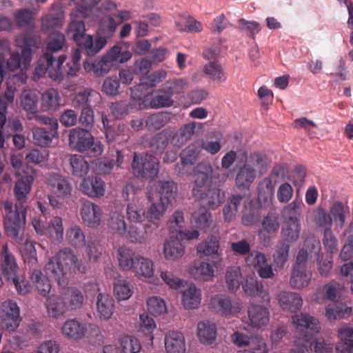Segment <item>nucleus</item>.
Instances as JSON below:
<instances>
[{
    "mask_svg": "<svg viewBox=\"0 0 353 353\" xmlns=\"http://www.w3.org/2000/svg\"><path fill=\"white\" fill-rule=\"evenodd\" d=\"M150 89L141 79L139 83L131 88V97L134 100L141 101L139 104L142 103L145 108L150 100L148 97L150 94Z\"/></svg>",
    "mask_w": 353,
    "mask_h": 353,
    "instance_id": "obj_60",
    "label": "nucleus"
},
{
    "mask_svg": "<svg viewBox=\"0 0 353 353\" xmlns=\"http://www.w3.org/2000/svg\"><path fill=\"white\" fill-rule=\"evenodd\" d=\"M201 300V292L194 284L190 285L182 293V303L185 309L198 307Z\"/></svg>",
    "mask_w": 353,
    "mask_h": 353,
    "instance_id": "obj_39",
    "label": "nucleus"
},
{
    "mask_svg": "<svg viewBox=\"0 0 353 353\" xmlns=\"http://www.w3.org/2000/svg\"><path fill=\"white\" fill-rule=\"evenodd\" d=\"M277 300L280 307L285 311L296 312L303 305L301 296L293 292L282 291L277 295Z\"/></svg>",
    "mask_w": 353,
    "mask_h": 353,
    "instance_id": "obj_20",
    "label": "nucleus"
},
{
    "mask_svg": "<svg viewBox=\"0 0 353 353\" xmlns=\"http://www.w3.org/2000/svg\"><path fill=\"white\" fill-rule=\"evenodd\" d=\"M244 292L249 296L260 297L261 301L270 303V297L267 290L264 289L261 281L254 277L247 278L242 283Z\"/></svg>",
    "mask_w": 353,
    "mask_h": 353,
    "instance_id": "obj_17",
    "label": "nucleus"
},
{
    "mask_svg": "<svg viewBox=\"0 0 353 353\" xmlns=\"http://www.w3.org/2000/svg\"><path fill=\"white\" fill-rule=\"evenodd\" d=\"M32 223L36 232L39 235H43L48 233L57 241H59L63 239V227L62 219L60 217H54L51 221L47 228L43 225L40 220L37 219H34Z\"/></svg>",
    "mask_w": 353,
    "mask_h": 353,
    "instance_id": "obj_11",
    "label": "nucleus"
},
{
    "mask_svg": "<svg viewBox=\"0 0 353 353\" xmlns=\"http://www.w3.org/2000/svg\"><path fill=\"white\" fill-rule=\"evenodd\" d=\"M33 181L32 175H26L15 183L14 192L17 202L14 208L12 202H3L6 230L7 234L12 239L18 237L20 230L26 224L28 196L31 191Z\"/></svg>",
    "mask_w": 353,
    "mask_h": 353,
    "instance_id": "obj_2",
    "label": "nucleus"
},
{
    "mask_svg": "<svg viewBox=\"0 0 353 353\" xmlns=\"http://www.w3.org/2000/svg\"><path fill=\"white\" fill-rule=\"evenodd\" d=\"M204 74L210 80L217 83L226 81L227 75L224 68L216 61H210L203 67Z\"/></svg>",
    "mask_w": 353,
    "mask_h": 353,
    "instance_id": "obj_40",
    "label": "nucleus"
},
{
    "mask_svg": "<svg viewBox=\"0 0 353 353\" xmlns=\"http://www.w3.org/2000/svg\"><path fill=\"white\" fill-rule=\"evenodd\" d=\"M243 199V196L241 194H234L230 197L223 209L225 221L230 222L234 219Z\"/></svg>",
    "mask_w": 353,
    "mask_h": 353,
    "instance_id": "obj_55",
    "label": "nucleus"
},
{
    "mask_svg": "<svg viewBox=\"0 0 353 353\" xmlns=\"http://www.w3.org/2000/svg\"><path fill=\"white\" fill-rule=\"evenodd\" d=\"M303 203L300 199H295L285 205L281 211L283 223H300Z\"/></svg>",
    "mask_w": 353,
    "mask_h": 353,
    "instance_id": "obj_32",
    "label": "nucleus"
},
{
    "mask_svg": "<svg viewBox=\"0 0 353 353\" xmlns=\"http://www.w3.org/2000/svg\"><path fill=\"white\" fill-rule=\"evenodd\" d=\"M214 272L213 267L206 262H195L189 268L190 274L198 281H210L214 276Z\"/></svg>",
    "mask_w": 353,
    "mask_h": 353,
    "instance_id": "obj_34",
    "label": "nucleus"
},
{
    "mask_svg": "<svg viewBox=\"0 0 353 353\" xmlns=\"http://www.w3.org/2000/svg\"><path fill=\"white\" fill-rule=\"evenodd\" d=\"M61 296L65 301L68 310H77L83 305V296L82 292L76 288H68L61 293Z\"/></svg>",
    "mask_w": 353,
    "mask_h": 353,
    "instance_id": "obj_38",
    "label": "nucleus"
},
{
    "mask_svg": "<svg viewBox=\"0 0 353 353\" xmlns=\"http://www.w3.org/2000/svg\"><path fill=\"white\" fill-rule=\"evenodd\" d=\"M250 325L253 328H261L268 325L270 321L269 310L263 305H251L248 310Z\"/></svg>",
    "mask_w": 353,
    "mask_h": 353,
    "instance_id": "obj_14",
    "label": "nucleus"
},
{
    "mask_svg": "<svg viewBox=\"0 0 353 353\" xmlns=\"http://www.w3.org/2000/svg\"><path fill=\"white\" fill-rule=\"evenodd\" d=\"M170 119V112H157L152 114L145 121V125L149 130L160 129Z\"/></svg>",
    "mask_w": 353,
    "mask_h": 353,
    "instance_id": "obj_54",
    "label": "nucleus"
},
{
    "mask_svg": "<svg viewBox=\"0 0 353 353\" xmlns=\"http://www.w3.org/2000/svg\"><path fill=\"white\" fill-rule=\"evenodd\" d=\"M46 275L53 279L59 285H64L66 283L67 270L57 259L52 257L45 266Z\"/></svg>",
    "mask_w": 353,
    "mask_h": 353,
    "instance_id": "obj_24",
    "label": "nucleus"
},
{
    "mask_svg": "<svg viewBox=\"0 0 353 353\" xmlns=\"http://www.w3.org/2000/svg\"><path fill=\"white\" fill-rule=\"evenodd\" d=\"M219 248V237L212 235L200 243L196 250L200 258L212 256V263L216 266L221 260Z\"/></svg>",
    "mask_w": 353,
    "mask_h": 353,
    "instance_id": "obj_8",
    "label": "nucleus"
},
{
    "mask_svg": "<svg viewBox=\"0 0 353 353\" xmlns=\"http://www.w3.org/2000/svg\"><path fill=\"white\" fill-rule=\"evenodd\" d=\"M154 188L163 205H172L176 201L177 186L172 180H159L154 183Z\"/></svg>",
    "mask_w": 353,
    "mask_h": 353,
    "instance_id": "obj_10",
    "label": "nucleus"
},
{
    "mask_svg": "<svg viewBox=\"0 0 353 353\" xmlns=\"http://www.w3.org/2000/svg\"><path fill=\"white\" fill-rule=\"evenodd\" d=\"M63 17V12L61 6L57 3H53L48 14L41 18L42 30L48 32L52 28L62 26Z\"/></svg>",
    "mask_w": 353,
    "mask_h": 353,
    "instance_id": "obj_16",
    "label": "nucleus"
},
{
    "mask_svg": "<svg viewBox=\"0 0 353 353\" xmlns=\"http://www.w3.org/2000/svg\"><path fill=\"white\" fill-rule=\"evenodd\" d=\"M132 271L139 278L150 279L154 276V263L150 259L139 255Z\"/></svg>",
    "mask_w": 353,
    "mask_h": 353,
    "instance_id": "obj_37",
    "label": "nucleus"
},
{
    "mask_svg": "<svg viewBox=\"0 0 353 353\" xmlns=\"http://www.w3.org/2000/svg\"><path fill=\"white\" fill-rule=\"evenodd\" d=\"M312 274L307 272L306 267L294 264L290 283L293 288L301 289L308 285L311 281Z\"/></svg>",
    "mask_w": 353,
    "mask_h": 353,
    "instance_id": "obj_30",
    "label": "nucleus"
},
{
    "mask_svg": "<svg viewBox=\"0 0 353 353\" xmlns=\"http://www.w3.org/2000/svg\"><path fill=\"white\" fill-rule=\"evenodd\" d=\"M48 183L52 192L59 197H65L70 195L72 190L68 179L57 173H53L49 176Z\"/></svg>",
    "mask_w": 353,
    "mask_h": 353,
    "instance_id": "obj_18",
    "label": "nucleus"
},
{
    "mask_svg": "<svg viewBox=\"0 0 353 353\" xmlns=\"http://www.w3.org/2000/svg\"><path fill=\"white\" fill-rule=\"evenodd\" d=\"M164 343L167 353H184L185 352V337L181 332H168L165 336Z\"/></svg>",
    "mask_w": 353,
    "mask_h": 353,
    "instance_id": "obj_22",
    "label": "nucleus"
},
{
    "mask_svg": "<svg viewBox=\"0 0 353 353\" xmlns=\"http://www.w3.org/2000/svg\"><path fill=\"white\" fill-rule=\"evenodd\" d=\"M119 344L123 353H139L142 348L140 341L131 335L121 336Z\"/></svg>",
    "mask_w": 353,
    "mask_h": 353,
    "instance_id": "obj_58",
    "label": "nucleus"
},
{
    "mask_svg": "<svg viewBox=\"0 0 353 353\" xmlns=\"http://www.w3.org/2000/svg\"><path fill=\"white\" fill-rule=\"evenodd\" d=\"M138 257L139 255L125 247H121L118 250L119 265L123 271H132Z\"/></svg>",
    "mask_w": 353,
    "mask_h": 353,
    "instance_id": "obj_47",
    "label": "nucleus"
},
{
    "mask_svg": "<svg viewBox=\"0 0 353 353\" xmlns=\"http://www.w3.org/2000/svg\"><path fill=\"white\" fill-rule=\"evenodd\" d=\"M69 144L79 152L88 149V131L82 128H73L70 132Z\"/></svg>",
    "mask_w": 353,
    "mask_h": 353,
    "instance_id": "obj_31",
    "label": "nucleus"
},
{
    "mask_svg": "<svg viewBox=\"0 0 353 353\" xmlns=\"http://www.w3.org/2000/svg\"><path fill=\"white\" fill-rule=\"evenodd\" d=\"M119 23L112 16H103L99 19L97 32L110 39L114 34Z\"/></svg>",
    "mask_w": 353,
    "mask_h": 353,
    "instance_id": "obj_49",
    "label": "nucleus"
},
{
    "mask_svg": "<svg viewBox=\"0 0 353 353\" xmlns=\"http://www.w3.org/2000/svg\"><path fill=\"white\" fill-rule=\"evenodd\" d=\"M84 22L73 20L68 26V34L70 35L80 48L83 49L88 56V36L85 37Z\"/></svg>",
    "mask_w": 353,
    "mask_h": 353,
    "instance_id": "obj_19",
    "label": "nucleus"
},
{
    "mask_svg": "<svg viewBox=\"0 0 353 353\" xmlns=\"http://www.w3.org/2000/svg\"><path fill=\"white\" fill-rule=\"evenodd\" d=\"M148 199L150 201L151 204L145 212V219L149 222L157 224L163 216L168 206L163 205L161 202H153L151 196H148Z\"/></svg>",
    "mask_w": 353,
    "mask_h": 353,
    "instance_id": "obj_53",
    "label": "nucleus"
},
{
    "mask_svg": "<svg viewBox=\"0 0 353 353\" xmlns=\"http://www.w3.org/2000/svg\"><path fill=\"white\" fill-rule=\"evenodd\" d=\"M149 224H145L144 228H139L135 225H130L128 230H126V238L134 243L145 244L148 241L147 228Z\"/></svg>",
    "mask_w": 353,
    "mask_h": 353,
    "instance_id": "obj_56",
    "label": "nucleus"
},
{
    "mask_svg": "<svg viewBox=\"0 0 353 353\" xmlns=\"http://www.w3.org/2000/svg\"><path fill=\"white\" fill-rule=\"evenodd\" d=\"M201 152V149L197 141H195L188 146H187L181 153V164H177L176 166V172L179 174H186L187 171L185 170L186 167H191L193 165Z\"/></svg>",
    "mask_w": 353,
    "mask_h": 353,
    "instance_id": "obj_12",
    "label": "nucleus"
},
{
    "mask_svg": "<svg viewBox=\"0 0 353 353\" xmlns=\"http://www.w3.org/2000/svg\"><path fill=\"white\" fill-rule=\"evenodd\" d=\"M104 55L114 67L127 62L132 57V54L129 51L122 50V48L117 45L111 48Z\"/></svg>",
    "mask_w": 353,
    "mask_h": 353,
    "instance_id": "obj_51",
    "label": "nucleus"
},
{
    "mask_svg": "<svg viewBox=\"0 0 353 353\" xmlns=\"http://www.w3.org/2000/svg\"><path fill=\"white\" fill-rule=\"evenodd\" d=\"M117 8V3L112 0H104L100 5L93 8V10L90 17V21H95L101 19L103 16H110L108 12L115 10Z\"/></svg>",
    "mask_w": 353,
    "mask_h": 353,
    "instance_id": "obj_62",
    "label": "nucleus"
},
{
    "mask_svg": "<svg viewBox=\"0 0 353 353\" xmlns=\"http://www.w3.org/2000/svg\"><path fill=\"white\" fill-rule=\"evenodd\" d=\"M70 165L72 167V174L73 176L82 179L80 183V190L85 194L88 195V183L86 175L88 172V163L85 157L74 154L70 159Z\"/></svg>",
    "mask_w": 353,
    "mask_h": 353,
    "instance_id": "obj_9",
    "label": "nucleus"
},
{
    "mask_svg": "<svg viewBox=\"0 0 353 353\" xmlns=\"http://www.w3.org/2000/svg\"><path fill=\"white\" fill-rule=\"evenodd\" d=\"M292 323L296 331L303 336V342H309V339L321 328L319 320L306 313L293 316Z\"/></svg>",
    "mask_w": 353,
    "mask_h": 353,
    "instance_id": "obj_6",
    "label": "nucleus"
},
{
    "mask_svg": "<svg viewBox=\"0 0 353 353\" xmlns=\"http://www.w3.org/2000/svg\"><path fill=\"white\" fill-rule=\"evenodd\" d=\"M212 223V214L205 208H201L192 214L191 223L196 229L207 232Z\"/></svg>",
    "mask_w": 353,
    "mask_h": 353,
    "instance_id": "obj_41",
    "label": "nucleus"
},
{
    "mask_svg": "<svg viewBox=\"0 0 353 353\" xmlns=\"http://www.w3.org/2000/svg\"><path fill=\"white\" fill-rule=\"evenodd\" d=\"M303 346L310 347L315 353H330L333 350V343L323 339H309V342H303Z\"/></svg>",
    "mask_w": 353,
    "mask_h": 353,
    "instance_id": "obj_57",
    "label": "nucleus"
},
{
    "mask_svg": "<svg viewBox=\"0 0 353 353\" xmlns=\"http://www.w3.org/2000/svg\"><path fill=\"white\" fill-rule=\"evenodd\" d=\"M0 314L1 325L6 330L14 331L19 325V307L14 301H4L1 305Z\"/></svg>",
    "mask_w": 353,
    "mask_h": 353,
    "instance_id": "obj_7",
    "label": "nucleus"
},
{
    "mask_svg": "<svg viewBox=\"0 0 353 353\" xmlns=\"http://www.w3.org/2000/svg\"><path fill=\"white\" fill-rule=\"evenodd\" d=\"M194 123H189L174 132L171 130L170 143L178 148L184 145L194 134Z\"/></svg>",
    "mask_w": 353,
    "mask_h": 353,
    "instance_id": "obj_26",
    "label": "nucleus"
},
{
    "mask_svg": "<svg viewBox=\"0 0 353 353\" xmlns=\"http://www.w3.org/2000/svg\"><path fill=\"white\" fill-rule=\"evenodd\" d=\"M216 326L209 321H201L197 325V337L199 342L205 345H212L216 339Z\"/></svg>",
    "mask_w": 353,
    "mask_h": 353,
    "instance_id": "obj_23",
    "label": "nucleus"
},
{
    "mask_svg": "<svg viewBox=\"0 0 353 353\" xmlns=\"http://www.w3.org/2000/svg\"><path fill=\"white\" fill-rule=\"evenodd\" d=\"M330 214L332 223L335 226L343 228L346 223L347 218L350 216V208L343 202L334 201L330 208Z\"/></svg>",
    "mask_w": 353,
    "mask_h": 353,
    "instance_id": "obj_25",
    "label": "nucleus"
},
{
    "mask_svg": "<svg viewBox=\"0 0 353 353\" xmlns=\"http://www.w3.org/2000/svg\"><path fill=\"white\" fill-rule=\"evenodd\" d=\"M131 167L133 174L137 178L152 179L159 172L158 160L147 153L134 152Z\"/></svg>",
    "mask_w": 353,
    "mask_h": 353,
    "instance_id": "obj_5",
    "label": "nucleus"
},
{
    "mask_svg": "<svg viewBox=\"0 0 353 353\" xmlns=\"http://www.w3.org/2000/svg\"><path fill=\"white\" fill-rule=\"evenodd\" d=\"M261 208L253 201L250 200L244 207L241 218L243 225H252L256 223L260 219Z\"/></svg>",
    "mask_w": 353,
    "mask_h": 353,
    "instance_id": "obj_43",
    "label": "nucleus"
},
{
    "mask_svg": "<svg viewBox=\"0 0 353 353\" xmlns=\"http://www.w3.org/2000/svg\"><path fill=\"white\" fill-rule=\"evenodd\" d=\"M114 166L113 160L109 158H99L90 161V169L98 174H110Z\"/></svg>",
    "mask_w": 353,
    "mask_h": 353,
    "instance_id": "obj_59",
    "label": "nucleus"
},
{
    "mask_svg": "<svg viewBox=\"0 0 353 353\" xmlns=\"http://www.w3.org/2000/svg\"><path fill=\"white\" fill-rule=\"evenodd\" d=\"M351 312V307H348L341 302L334 301L326 307L325 316L329 321H334L343 318L345 314H350Z\"/></svg>",
    "mask_w": 353,
    "mask_h": 353,
    "instance_id": "obj_52",
    "label": "nucleus"
},
{
    "mask_svg": "<svg viewBox=\"0 0 353 353\" xmlns=\"http://www.w3.org/2000/svg\"><path fill=\"white\" fill-rule=\"evenodd\" d=\"M20 99L23 110H37L39 97L34 90H24L21 94Z\"/></svg>",
    "mask_w": 353,
    "mask_h": 353,
    "instance_id": "obj_64",
    "label": "nucleus"
},
{
    "mask_svg": "<svg viewBox=\"0 0 353 353\" xmlns=\"http://www.w3.org/2000/svg\"><path fill=\"white\" fill-rule=\"evenodd\" d=\"M343 288L339 283H334L323 285L317 290L316 299L318 302L322 299L330 301H338L337 298L340 297Z\"/></svg>",
    "mask_w": 353,
    "mask_h": 353,
    "instance_id": "obj_46",
    "label": "nucleus"
},
{
    "mask_svg": "<svg viewBox=\"0 0 353 353\" xmlns=\"http://www.w3.org/2000/svg\"><path fill=\"white\" fill-rule=\"evenodd\" d=\"M339 341L335 345L336 353H353V327L343 325L338 330Z\"/></svg>",
    "mask_w": 353,
    "mask_h": 353,
    "instance_id": "obj_21",
    "label": "nucleus"
},
{
    "mask_svg": "<svg viewBox=\"0 0 353 353\" xmlns=\"http://www.w3.org/2000/svg\"><path fill=\"white\" fill-rule=\"evenodd\" d=\"M262 228L259 232V236L264 243L274 239L279 229V217L273 213H268L263 219Z\"/></svg>",
    "mask_w": 353,
    "mask_h": 353,
    "instance_id": "obj_13",
    "label": "nucleus"
},
{
    "mask_svg": "<svg viewBox=\"0 0 353 353\" xmlns=\"http://www.w3.org/2000/svg\"><path fill=\"white\" fill-rule=\"evenodd\" d=\"M163 254L169 261H175L185 254V247L178 238L170 236L164 243Z\"/></svg>",
    "mask_w": 353,
    "mask_h": 353,
    "instance_id": "obj_28",
    "label": "nucleus"
},
{
    "mask_svg": "<svg viewBox=\"0 0 353 353\" xmlns=\"http://www.w3.org/2000/svg\"><path fill=\"white\" fill-rule=\"evenodd\" d=\"M67 239L70 244L76 248H83L85 245V235L79 226L70 228L66 232Z\"/></svg>",
    "mask_w": 353,
    "mask_h": 353,
    "instance_id": "obj_63",
    "label": "nucleus"
},
{
    "mask_svg": "<svg viewBox=\"0 0 353 353\" xmlns=\"http://www.w3.org/2000/svg\"><path fill=\"white\" fill-rule=\"evenodd\" d=\"M65 36L62 33H54L50 37L46 52L39 59L35 67V75L40 78L48 74V76L53 81L60 82L64 79L65 74L74 76L80 69V60L81 52L79 48L72 50L71 59L67 62L64 70L62 65L65 61L66 56L62 54L56 59L53 52L62 49Z\"/></svg>",
    "mask_w": 353,
    "mask_h": 353,
    "instance_id": "obj_1",
    "label": "nucleus"
},
{
    "mask_svg": "<svg viewBox=\"0 0 353 353\" xmlns=\"http://www.w3.org/2000/svg\"><path fill=\"white\" fill-rule=\"evenodd\" d=\"M171 129H164L154 135L149 143V147L152 152L158 154L161 153L170 142Z\"/></svg>",
    "mask_w": 353,
    "mask_h": 353,
    "instance_id": "obj_42",
    "label": "nucleus"
},
{
    "mask_svg": "<svg viewBox=\"0 0 353 353\" xmlns=\"http://www.w3.org/2000/svg\"><path fill=\"white\" fill-rule=\"evenodd\" d=\"M301 223H283L281 230V238L284 242L294 243L299 238Z\"/></svg>",
    "mask_w": 353,
    "mask_h": 353,
    "instance_id": "obj_50",
    "label": "nucleus"
},
{
    "mask_svg": "<svg viewBox=\"0 0 353 353\" xmlns=\"http://www.w3.org/2000/svg\"><path fill=\"white\" fill-rule=\"evenodd\" d=\"M256 177V170L249 164L244 165L239 170L236 179V185L241 190H249Z\"/></svg>",
    "mask_w": 353,
    "mask_h": 353,
    "instance_id": "obj_33",
    "label": "nucleus"
},
{
    "mask_svg": "<svg viewBox=\"0 0 353 353\" xmlns=\"http://www.w3.org/2000/svg\"><path fill=\"white\" fill-rule=\"evenodd\" d=\"M194 183L192 195L202 201L203 208L215 209L224 200V192L219 189L208 188L211 182L213 168L207 161H202L194 168Z\"/></svg>",
    "mask_w": 353,
    "mask_h": 353,
    "instance_id": "obj_3",
    "label": "nucleus"
},
{
    "mask_svg": "<svg viewBox=\"0 0 353 353\" xmlns=\"http://www.w3.org/2000/svg\"><path fill=\"white\" fill-rule=\"evenodd\" d=\"M225 279L228 290L232 292H236L244 282L242 281V273L239 267L228 268L225 272Z\"/></svg>",
    "mask_w": 353,
    "mask_h": 353,
    "instance_id": "obj_48",
    "label": "nucleus"
},
{
    "mask_svg": "<svg viewBox=\"0 0 353 353\" xmlns=\"http://www.w3.org/2000/svg\"><path fill=\"white\" fill-rule=\"evenodd\" d=\"M54 257L63 265L66 270L81 271L78 259L70 249L64 248L60 250Z\"/></svg>",
    "mask_w": 353,
    "mask_h": 353,
    "instance_id": "obj_44",
    "label": "nucleus"
},
{
    "mask_svg": "<svg viewBox=\"0 0 353 353\" xmlns=\"http://www.w3.org/2000/svg\"><path fill=\"white\" fill-rule=\"evenodd\" d=\"M173 102L169 92H167L165 89H161L157 90L153 97H150L148 104L145 105V108L152 109L168 108L172 105Z\"/></svg>",
    "mask_w": 353,
    "mask_h": 353,
    "instance_id": "obj_45",
    "label": "nucleus"
},
{
    "mask_svg": "<svg viewBox=\"0 0 353 353\" xmlns=\"http://www.w3.org/2000/svg\"><path fill=\"white\" fill-rule=\"evenodd\" d=\"M86 330L85 325L75 319L67 320L62 326L63 335L75 341L84 336Z\"/></svg>",
    "mask_w": 353,
    "mask_h": 353,
    "instance_id": "obj_35",
    "label": "nucleus"
},
{
    "mask_svg": "<svg viewBox=\"0 0 353 353\" xmlns=\"http://www.w3.org/2000/svg\"><path fill=\"white\" fill-rule=\"evenodd\" d=\"M114 299L109 295L99 293L97 295V309L100 319L108 320L114 312Z\"/></svg>",
    "mask_w": 353,
    "mask_h": 353,
    "instance_id": "obj_36",
    "label": "nucleus"
},
{
    "mask_svg": "<svg viewBox=\"0 0 353 353\" xmlns=\"http://www.w3.org/2000/svg\"><path fill=\"white\" fill-rule=\"evenodd\" d=\"M38 112H28V117L30 119H34L39 123L48 125L50 132H48L42 128H34L32 129L33 142L39 146L45 147L49 145L52 138L58 134V121L54 117H46L37 114Z\"/></svg>",
    "mask_w": 353,
    "mask_h": 353,
    "instance_id": "obj_4",
    "label": "nucleus"
},
{
    "mask_svg": "<svg viewBox=\"0 0 353 353\" xmlns=\"http://www.w3.org/2000/svg\"><path fill=\"white\" fill-rule=\"evenodd\" d=\"M45 305L50 317L59 318L68 310L61 296L52 294L47 297Z\"/></svg>",
    "mask_w": 353,
    "mask_h": 353,
    "instance_id": "obj_27",
    "label": "nucleus"
},
{
    "mask_svg": "<svg viewBox=\"0 0 353 353\" xmlns=\"http://www.w3.org/2000/svg\"><path fill=\"white\" fill-rule=\"evenodd\" d=\"M30 279L37 293L47 297L52 288L49 279L41 270H34L30 273Z\"/></svg>",
    "mask_w": 353,
    "mask_h": 353,
    "instance_id": "obj_29",
    "label": "nucleus"
},
{
    "mask_svg": "<svg viewBox=\"0 0 353 353\" xmlns=\"http://www.w3.org/2000/svg\"><path fill=\"white\" fill-rule=\"evenodd\" d=\"M209 305L214 310L220 312L225 316L237 314L241 310L238 304H232L231 299L223 294L213 296Z\"/></svg>",
    "mask_w": 353,
    "mask_h": 353,
    "instance_id": "obj_15",
    "label": "nucleus"
},
{
    "mask_svg": "<svg viewBox=\"0 0 353 353\" xmlns=\"http://www.w3.org/2000/svg\"><path fill=\"white\" fill-rule=\"evenodd\" d=\"M117 8V3L112 0H104L100 5L93 8V10L90 17V21H95L101 19L103 16H110L108 12L115 10Z\"/></svg>",
    "mask_w": 353,
    "mask_h": 353,
    "instance_id": "obj_61",
    "label": "nucleus"
}]
</instances>
